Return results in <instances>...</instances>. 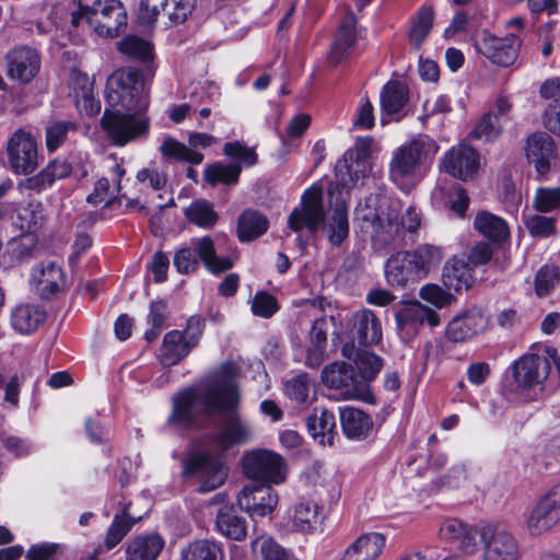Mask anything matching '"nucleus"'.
<instances>
[{
  "label": "nucleus",
  "mask_w": 560,
  "mask_h": 560,
  "mask_svg": "<svg viewBox=\"0 0 560 560\" xmlns=\"http://www.w3.org/2000/svg\"><path fill=\"white\" fill-rule=\"evenodd\" d=\"M240 393L233 368L223 364L197 384L173 397L172 412L167 425L187 429L199 423V415L230 416L221 430L211 436V443L220 452L245 444L253 438L252 425L237 413Z\"/></svg>",
  "instance_id": "nucleus-1"
},
{
  "label": "nucleus",
  "mask_w": 560,
  "mask_h": 560,
  "mask_svg": "<svg viewBox=\"0 0 560 560\" xmlns=\"http://www.w3.org/2000/svg\"><path fill=\"white\" fill-rule=\"evenodd\" d=\"M106 108L101 127L107 139L116 147L147 137L150 121L141 115L149 106L148 91L139 69L118 70L106 83Z\"/></svg>",
  "instance_id": "nucleus-2"
},
{
  "label": "nucleus",
  "mask_w": 560,
  "mask_h": 560,
  "mask_svg": "<svg viewBox=\"0 0 560 560\" xmlns=\"http://www.w3.org/2000/svg\"><path fill=\"white\" fill-rule=\"evenodd\" d=\"M289 228L300 232L306 228L315 233L322 224L323 234L332 246H339L349 236V219L346 202L337 201L327 214L323 209V195L319 187L307 189L301 199L300 207L292 210L288 219Z\"/></svg>",
  "instance_id": "nucleus-3"
},
{
  "label": "nucleus",
  "mask_w": 560,
  "mask_h": 560,
  "mask_svg": "<svg viewBox=\"0 0 560 560\" xmlns=\"http://www.w3.org/2000/svg\"><path fill=\"white\" fill-rule=\"evenodd\" d=\"M439 144L427 135H418L393 151L388 176L401 191L409 192L430 172Z\"/></svg>",
  "instance_id": "nucleus-4"
},
{
  "label": "nucleus",
  "mask_w": 560,
  "mask_h": 560,
  "mask_svg": "<svg viewBox=\"0 0 560 560\" xmlns=\"http://www.w3.org/2000/svg\"><path fill=\"white\" fill-rule=\"evenodd\" d=\"M525 353L505 371L502 388L505 394L525 400H537L542 396L545 382L550 374L548 357L544 353Z\"/></svg>",
  "instance_id": "nucleus-5"
},
{
  "label": "nucleus",
  "mask_w": 560,
  "mask_h": 560,
  "mask_svg": "<svg viewBox=\"0 0 560 560\" xmlns=\"http://www.w3.org/2000/svg\"><path fill=\"white\" fill-rule=\"evenodd\" d=\"M202 261L206 269L212 275H220L233 268L234 259L217 255L214 242L210 236L192 238L189 246L175 252L173 264L182 275L195 272Z\"/></svg>",
  "instance_id": "nucleus-6"
},
{
  "label": "nucleus",
  "mask_w": 560,
  "mask_h": 560,
  "mask_svg": "<svg viewBox=\"0 0 560 560\" xmlns=\"http://www.w3.org/2000/svg\"><path fill=\"white\" fill-rule=\"evenodd\" d=\"M184 478L196 477L198 490L210 492L221 487L228 477V467L222 457L207 451H198L187 456L183 463Z\"/></svg>",
  "instance_id": "nucleus-7"
},
{
  "label": "nucleus",
  "mask_w": 560,
  "mask_h": 560,
  "mask_svg": "<svg viewBox=\"0 0 560 560\" xmlns=\"http://www.w3.org/2000/svg\"><path fill=\"white\" fill-rule=\"evenodd\" d=\"M223 153L232 160L229 164L213 163L205 170V179L211 185H235L242 173V167H250L257 163L258 156L254 149L247 148L238 141L226 142Z\"/></svg>",
  "instance_id": "nucleus-8"
},
{
  "label": "nucleus",
  "mask_w": 560,
  "mask_h": 560,
  "mask_svg": "<svg viewBox=\"0 0 560 560\" xmlns=\"http://www.w3.org/2000/svg\"><path fill=\"white\" fill-rule=\"evenodd\" d=\"M243 471L246 477L264 485H280L287 479L284 458L272 451L255 450L244 455Z\"/></svg>",
  "instance_id": "nucleus-9"
},
{
  "label": "nucleus",
  "mask_w": 560,
  "mask_h": 560,
  "mask_svg": "<svg viewBox=\"0 0 560 560\" xmlns=\"http://www.w3.org/2000/svg\"><path fill=\"white\" fill-rule=\"evenodd\" d=\"M86 23L100 36L117 37L127 25V12L119 0H96L89 5Z\"/></svg>",
  "instance_id": "nucleus-10"
},
{
  "label": "nucleus",
  "mask_w": 560,
  "mask_h": 560,
  "mask_svg": "<svg viewBox=\"0 0 560 560\" xmlns=\"http://www.w3.org/2000/svg\"><path fill=\"white\" fill-rule=\"evenodd\" d=\"M343 331L348 341L354 347L377 346L383 338L380 317L370 308L362 307L346 316Z\"/></svg>",
  "instance_id": "nucleus-11"
},
{
  "label": "nucleus",
  "mask_w": 560,
  "mask_h": 560,
  "mask_svg": "<svg viewBox=\"0 0 560 560\" xmlns=\"http://www.w3.org/2000/svg\"><path fill=\"white\" fill-rule=\"evenodd\" d=\"M5 151L9 167L14 174L31 175L39 165L37 141L22 128L11 135Z\"/></svg>",
  "instance_id": "nucleus-12"
},
{
  "label": "nucleus",
  "mask_w": 560,
  "mask_h": 560,
  "mask_svg": "<svg viewBox=\"0 0 560 560\" xmlns=\"http://www.w3.org/2000/svg\"><path fill=\"white\" fill-rule=\"evenodd\" d=\"M370 142L360 140L345 152L335 166L336 178L343 188L354 186L370 171Z\"/></svg>",
  "instance_id": "nucleus-13"
},
{
  "label": "nucleus",
  "mask_w": 560,
  "mask_h": 560,
  "mask_svg": "<svg viewBox=\"0 0 560 560\" xmlns=\"http://www.w3.org/2000/svg\"><path fill=\"white\" fill-rule=\"evenodd\" d=\"M237 505L250 517L270 515L277 508L279 498L269 485H245L237 494Z\"/></svg>",
  "instance_id": "nucleus-14"
},
{
  "label": "nucleus",
  "mask_w": 560,
  "mask_h": 560,
  "mask_svg": "<svg viewBox=\"0 0 560 560\" xmlns=\"http://www.w3.org/2000/svg\"><path fill=\"white\" fill-rule=\"evenodd\" d=\"M560 523V492L551 488L534 505L526 518V528L533 536L541 535Z\"/></svg>",
  "instance_id": "nucleus-15"
},
{
  "label": "nucleus",
  "mask_w": 560,
  "mask_h": 560,
  "mask_svg": "<svg viewBox=\"0 0 560 560\" xmlns=\"http://www.w3.org/2000/svg\"><path fill=\"white\" fill-rule=\"evenodd\" d=\"M521 46L522 39L516 33H511L505 37L487 34L477 44L478 50L492 63L500 67L513 65L518 57Z\"/></svg>",
  "instance_id": "nucleus-16"
},
{
  "label": "nucleus",
  "mask_w": 560,
  "mask_h": 560,
  "mask_svg": "<svg viewBox=\"0 0 560 560\" xmlns=\"http://www.w3.org/2000/svg\"><path fill=\"white\" fill-rule=\"evenodd\" d=\"M376 197L370 196L360 201L355 208V217L372 230V237L382 244H389L397 236V224L387 223V212L378 211Z\"/></svg>",
  "instance_id": "nucleus-17"
},
{
  "label": "nucleus",
  "mask_w": 560,
  "mask_h": 560,
  "mask_svg": "<svg viewBox=\"0 0 560 560\" xmlns=\"http://www.w3.org/2000/svg\"><path fill=\"white\" fill-rule=\"evenodd\" d=\"M7 75L20 83H30L39 72L40 56L28 46H16L5 56Z\"/></svg>",
  "instance_id": "nucleus-18"
},
{
  "label": "nucleus",
  "mask_w": 560,
  "mask_h": 560,
  "mask_svg": "<svg viewBox=\"0 0 560 560\" xmlns=\"http://www.w3.org/2000/svg\"><path fill=\"white\" fill-rule=\"evenodd\" d=\"M525 154L528 163L534 166L537 178L544 179L557 156L555 141L546 132H534L526 139Z\"/></svg>",
  "instance_id": "nucleus-19"
},
{
  "label": "nucleus",
  "mask_w": 560,
  "mask_h": 560,
  "mask_svg": "<svg viewBox=\"0 0 560 560\" xmlns=\"http://www.w3.org/2000/svg\"><path fill=\"white\" fill-rule=\"evenodd\" d=\"M195 8V0H141L140 18L148 24L165 12L171 24L184 23Z\"/></svg>",
  "instance_id": "nucleus-20"
},
{
  "label": "nucleus",
  "mask_w": 560,
  "mask_h": 560,
  "mask_svg": "<svg viewBox=\"0 0 560 560\" xmlns=\"http://www.w3.org/2000/svg\"><path fill=\"white\" fill-rule=\"evenodd\" d=\"M30 284L40 299L49 300L66 288V275L54 261H42L31 273Z\"/></svg>",
  "instance_id": "nucleus-21"
},
{
  "label": "nucleus",
  "mask_w": 560,
  "mask_h": 560,
  "mask_svg": "<svg viewBox=\"0 0 560 560\" xmlns=\"http://www.w3.org/2000/svg\"><path fill=\"white\" fill-rule=\"evenodd\" d=\"M442 166L453 177L467 180L478 171L479 154L472 147L459 143L444 153Z\"/></svg>",
  "instance_id": "nucleus-22"
},
{
  "label": "nucleus",
  "mask_w": 560,
  "mask_h": 560,
  "mask_svg": "<svg viewBox=\"0 0 560 560\" xmlns=\"http://www.w3.org/2000/svg\"><path fill=\"white\" fill-rule=\"evenodd\" d=\"M37 236L22 233L0 244V267L8 270L30 261L37 252Z\"/></svg>",
  "instance_id": "nucleus-23"
},
{
  "label": "nucleus",
  "mask_w": 560,
  "mask_h": 560,
  "mask_svg": "<svg viewBox=\"0 0 560 560\" xmlns=\"http://www.w3.org/2000/svg\"><path fill=\"white\" fill-rule=\"evenodd\" d=\"M72 165L62 159L50 161L38 173L25 177L18 183V189L22 192L40 194L54 186L57 180H61L70 176Z\"/></svg>",
  "instance_id": "nucleus-24"
},
{
  "label": "nucleus",
  "mask_w": 560,
  "mask_h": 560,
  "mask_svg": "<svg viewBox=\"0 0 560 560\" xmlns=\"http://www.w3.org/2000/svg\"><path fill=\"white\" fill-rule=\"evenodd\" d=\"M395 318L397 329L408 337L415 336L424 323L431 327L440 325V316L436 312L419 302L402 306L396 313Z\"/></svg>",
  "instance_id": "nucleus-25"
},
{
  "label": "nucleus",
  "mask_w": 560,
  "mask_h": 560,
  "mask_svg": "<svg viewBox=\"0 0 560 560\" xmlns=\"http://www.w3.org/2000/svg\"><path fill=\"white\" fill-rule=\"evenodd\" d=\"M320 377L325 386L342 389L343 399L354 397L360 384L354 368L343 361H336L326 365L322 371Z\"/></svg>",
  "instance_id": "nucleus-26"
},
{
  "label": "nucleus",
  "mask_w": 560,
  "mask_h": 560,
  "mask_svg": "<svg viewBox=\"0 0 560 560\" xmlns=\"http://www.w3.org/2000/svg\"><path fill=\"white\" fill-rule=\"evenodd\" d=\"M482 556L502 560H520L521 551L516 538L508 530L495 528L492 532L483 530Z\"/></svg>",
  "instance_id": "nucleus-27"
},
{
  "label": "nucleus",
  "mask_w": 560,
  "mask_h": 560,
  "mask_svg": "<svg viewBox=\"0 0 560 560\" xmlns=\"http://www.w3.org/2000/svg\"><path fill=\"white\" fill-rule=\"evenodd\" d=\"M488 319L479 308H471L454 317L446 326V338L452 342H465L483 331Z\"/></svg>",
  "instance_id": "nucleus-28"
},
{
  "label": "nucleus",
  "mask_w": 560,
  "mask_h": 560,
  "mask_svg": "<svg viewBox=\"0 0 560 560\" xmlns=\"http://www.w3.org/2000/svg\"><path fill=\"white\" fill-rule=\"evenodd\" d=\"M319 523L318 505L314 501L302 499L288 511L285 527L289 532L311 534Z\"/></svg>",
  "instance_id": "nucleus-29"
},
{
  "label": "nucleus",
  "mask_w": 560,
  "mask_h": 560,
  "mask_svg": "<svg viewBox=\"0 0 560 560\" xmlns=\"http://www.w3.org/2000/svg\"><path fill=\"white\" fill-rule=\"evenodd\" d=\"M386 538L371 532L359 536L342 553L340 560H375L385 547Z\"/></svg>",
  "instance_id": "nucleus-30"
},
{
  "label": "nucleus",
  "mask_w": 560,
  "mask_h": 560,
  "mask_svg": "<svg viewBox=\"0 0 560 560\" xmlns=\"http://www.w3.org/2000/svg\"><path fill=\"white\" fill-rule=\"evenodd\" d=\"M335 317H320L316 319L308 334V343L306 348L305 364L308 368H318L326 358L327 335L329 329V320L334 322Z\"/></svg>",
  "instance_id": "nucleus-31"
},
{
  "label": "nucleus",
  "mask_w": 560,
  "mask_h": 560,
  "mask_svg": "<svg viewBox=\"0 0 560 560\" xmlns=\"http://www.w3.org/2000/svg\"><path fill=\"white\" fill-rule=\"evenodd\" d=\"M385 277L392 287L404 288L409 282L421 280L408 252L392 255L385 264Z\"/></svg>",
  "instance_id": "nucleus-32"
},
{
  "label": "nucleus",
  "mask_w": 560,
  "mask_h": 560,
  "mask_svg": "<svg viewBox=\"0 0 560 560\" xmlns=\"http://www.w3.org/2000/svg\"><path fill=\"white\" fill-rule=\"evenodd\" d=\"M46 318L45 308L38 304H19L11 311V326L21 335H30L36 331Z\"/></svg>",
  "instance_id": "nucleus-33"
},
{
  "label": "nucleus",
  "mask_w": 560,
  "mask_h": 560,
  "mask_svg": "<svg viewBox=\"0 0 560 560\" xmlns=\"http://www.w3.org/2000/svg\"><path fill=\"white\" fill-rule=\"evenodd\" d=\"M362 347H354L352 343H345L341 348V354L348 360H352L365 382L373 381L384 365L383 359Z\"/></svg>",
  "instance_id": "nucleus-34"
},
{
  "label": "nucleus",
  "mask_w": 560,
  "mask_h": 560,
  "mask_svg": "<svg viewBox=\"0 0 560 560\" xmlns=\"http://www.w3.org/2000/svg\"><path fill=\"white\" fill-rule=\"evenodd\" d=\"M306 428L315 442L331 445L337 434L335 415L324 408H314L306 419Z\"/></svg>",
  "instance_id": "nucleus-35"
},
{
  "label": "nucleus",
  "mask_w": 560,
  "mask_h": 560,
  "mask_svg": "<svg viewBox=\"0 0 560 560\" xmlns=\"http://www.w3.org/2000/svg\"><path fill=\"white\" fill-rule=\"evenodd\" d=\"M355 24L357 20L352 13L347 14L340 23L328 57L332 65L340 63L354 47L357 42Z\"/></svg>",
  "instance_id": "nucleus-36"
},
{
  "label": "nucleus",
  "mask_w": 560,
  "mask_h": 560,
  "mask_svg": "<svg viewBox=\"0 0 560 560\" xmlns=\"http://www.w3.org/2000/svg\"><path fill=\"white\" fill-rule=\"evenodd\" d=\"M474 228L483 237L495 244H502L510 238L508 222L489 211H479L474 220Z\"/></svg>",
  "instance_id": "nucleus-37"
},
{
  "label": "nucleus",
  "mask_w": 560,
  "mask_h": 560,
  "mask_svg": "<svg viewBox=\"0 0 560 560\" xmlns=\"http://www.w3.org/2000/svg\"><path fill=\"white\" fill-rule=\"evenodd\" d=\"M407 252L420 279H424L432 270L438 269L444 258L443 247L429 243L420 244Z\"/></svg>",
  "instance_id": "nucleus-38"
},
{
  "label": "nucleus",
  "mask_w": 560,
  "mask_h": 560,
  "mask_svg": "<svg viewBox=\"0 0 560 560\" xmlns=\"http://www.w3.org/2000/svg\"><path fill=\"white\" fill-rule=\"evenodd\" d=\"M340 423L345 435L352 440L365 439L373 427L371 417L353 407L340 409Z\"/></svg>",
  "instance_id": "nucleus-39"
},
{
  "label": "nucleus",
  "mask_w": 560,
  "mask_h": 560,
  "mask_svg": "<svg viewBox=\"0 0 560 560\" xmlns=\"http://www.w3.org/2000/svg\"><path fill=\"white\" fill-rule=\"evenodd\" d=\"M165 545L159 534H145L135 537L127 546L128 560H155Z\"/></svg>",
  "instance_id": "nucleus-40"
},
{
  "label": "nucleus",
  "mask_w": 560,
  "mask_h": 560,
  "mask_svg": "<svg viewBox=\"0 0 560 560\" xmlns=\"http://www.w3.org/2000/svg\"><path fill=\"white\" fill-rule=\"evenodd\" d=\"M432 199L435 205L447 208L464 218L469 206V197L459 185H444L436 187L432 192Z\"/></svg>",
  "instance_id": "nucleus-41"
},
{
  "label": "nucleus",
  "mask_w": 560,
  "mask_h": 560,
  "mask_svg": "<svg viewBox=\"0 0 560 560\" xmlns=\"http://www.w3.org/2000/svg\"><path fill=\"white\" fill-rule=\"evenodd\" d=\"M215 528L224 537L241 541L247 535V522L232 506L221 508L215 517Z\"/></svg>",
  "instance_id": "nucleus-42"
},
{
  "label": "nucleus",
  "mask_w": 560,
  "mask_h": 560,
  "mask_svg": "<svg viewBox=\"0 0 560 560\" xmlns=\"http://www.w3.org/2000/svg\"><path fill=\"white\" fill-rule=\"evenodd\" d=\"M192 347L187 342L184 332L172 330L165 334L160 350V361L164 366H173L183 360Z\"/></svg>",
  "instance_id": "nucleus-43"
},
{
  "label": "nucleus",
  "mask_w": 560,
  "mask_h": 560,
  "mask_svg": "<svg viewBox=\"0 0 560 560\" xmlns=\"http://www.w3.org/2000/svg\"><path fill=\"white\" fill-rule=\"evenodd\" d=\"M443 283L448 289L462 291L472 282L471 268L464 259L453 257L446 261L442 273Z\"/></svg>",
  "instance_id": "nucleus-44"
},
{
  "label": "nucleus",
  "mask_w": 560,
  "mask_h": 560,
  "mask_svg": "<svg viewBox=\"0 0 560 560\" xmlns=\"http://www.w3.org/2000/svg\"><path fill=\"white\" fill-rule=\"evenodd\" d=\"M269 226L268 219L257 210L242 212L237 223V236L241 242H250L262 235Z\"/></svg>",
  "instance_id": "nucleus-45"
},
{
  "label": "nucleus",
  "mask_w": 560,
  "mask_h": 560,
  "mask_svg": "<svg viewBox=\"0 0 560 560\" xmlns=\"http://www.w3.org/2000/svg\"><path fill=\"white\" fill-rule=\"evenodd\" d=\"M44 206L39 201H31L16 207L14 224L23 233H34L45 220Z\"/></svg>",
  "instance_id": "nucleus-46"
},
{
  "label": "nucleus",
  "mask_w": 560,
  "mask_h": 560,
  "mask_svg": "<svg viewBox=\"0 0 560 560\" xmlns=\"http://www.w3.org/2000/svg\"><path fill=\"white\" fill-rule=\"evenodd\" d=\"M408 101V88L400 81H388L381 91L382 110L387 115L400 112Z\"/></svg>",
  "instance_id": "nucleus-47"
},
{
  "label": "nucleus",
  "mask_w": 560,
  "mask_h": 560,
  "mask_svg": "<svg viewBox=\"0 0 560 560\" xmlns=\"http://www.w3.org/2000/svg\"><path fill=\"white\" fill-rule=\"evenodd\" d=\"M523 222L530 237L536 241L547 240L558 235V219L556 217L536 212L524 217Z\"/></svg>",
  "instance_id": "nucleus-48"
},
{
  "label": "nucleus",
  "mask_w": 560,
  "mask_h": 560,
  "mask_svg": "<svg viewBox=\"0 0 560 560\" xmlns=\"http://www.w3.org/2000/svg\"><path fill=\"white\" fill-rule=\"evenodd\" d=\"M182 560H224V551L220 544L199 539L189 544L182 550Z\"/></svg>",
  "instance_id": "nucleus-49"
},
{
  "label": "nucleus",
  "mask_w": 560,
  "mask_h": 560,
  "mask_svg": "<svg viewBox=\"0 0 560 560\" xmlns=\"http://www.w3.org/2000/svg\"><path fill=\"white\" fill-rule=\"evenodd\" d=\"M434 21V11L431 5H422L411 18L409 31L410 42L418 48L429 36Z\"/></svg>",
  "instance_id": "nucleus-50"
},
{
  "label": "nucleus",
  "mask_w": 560,
  "mask_h": 560,
  "mask_svg": "<svg viewBox=\"0 0 560 560\" xmlns=\"http://www.w3.org/2000/svg\"><path fill=\"white\" fill-rule=\"evenodd\" d=\"M313 392L314 385L306 373L298 374L284 384V395L296 405H308Z\"/></svg>",
  "instance_id": "nucleus-51"
},
{
  "label": "nucleus",
  "mask_w": 560,
  "mask_h": 560,
  "mask_svg": "<svg viewBox=\"0 0 560 560\" xmlns=\"http://www.w3.org/2000/svg\"><path fill=\"white\" fill-rule=\"evenodd\" d=\"M160 151L166 159L188 162L194 165H198L203 161L202 153L190 149L173 138H165L161 144Z\"/></svg>",
  "instance_id": "nucleus-52"
},
{
  "label": "nucleus",
  "mask_w": 560,
  "mask_h": 560,
  "mask_svg": "<svg viewBox=\"0 0 560 560\" xmlns=\"http://www.w3.org/2000/svg\"><path fill=\"white\" fill-rule=\"evenodd\" d=\"M185 217L190 223L205 229L212 228L218 221V213L213 210L212 205L205 199L191 202L185 210Z\"/></svg>",
  "instance_id": "nucleus-53"
},
{
  "label": "nucleus",
  "mask_w": 560,
  "mask_h": 560,
  "mask_svg": "<svg viewBox=\"0 0 560 560\" xmlns=\"http://www.w3.org/2000/svg\"><path fill=\"white\" fill-rule=\"evenodd\" d=\"M532 207L539 213L560 212V185L540 186L535 190Z\"/></svg>",
  "instance_id": "nucleus-54"
},
{
  "label": "nucleus",
  "mask_w": 560,
  "mask_h": 560,
  "mask_svg": "<svg viewBox=\"0 0 560 560\" xmlns=\"http://www.w3.org/2000/svg\"><path fill=\"white\" fill-rule=\"evenodd\" d=\"M118 50L133 59L149 61L153 57V47L150 42L136 36L128 35L117 44Z\"/></svg>",
  "instance_id": "nucleus-55"
},
{
  "label": "nucleus",
  "mask_w": 560,
  "mask_h": 560,
  "mask_svg": "<svg viewBox=\"0 0 560 560\" xmlns=\"http://www.w3.org/2000/svg\"><path fill=\"white\" fill-rule=\"evenodd\" d=\"M255 553L264 560H296L294 556L271 537H259L252 542Z\"/></svg>",
  "instance_id": "nucleus-56"
},
{
  "label": "nucleus",
  "mask_w": 560,
  "mask_h": 560,
  "mask_svg": "<svg viewBox=\"0 0 560 560\" xmlns=\"http://www.w3.org/2000/svg\"><path fill=\"white\" fill-rule=\"evenodd\" d=\"M559 282V267L553 264H545L537 270L535 275V293L539 298L547 296Z\"/></svg>",
  "instance_id": "nucleus-57"
},
{
  "label": "nucleus",
  "mask_w": 560,
  "mask_h": 560,
  "mask_svg": "<svg viewBox=\"0 0 560 560\" xmlns=\"http://www.w3.org/2000/svg\"><path fill=\"white\" fill-rule=\"evenodd\" d=\"M503 131V124L497 120L492 113L485 114L470 131L469 138L490 142L497 140Z\"/></svg>",
  "instance_id": "nucleus-58"
},
{
  "label": "nucleus",
  "mask_w": 560,
  "mask_h": 560,
  "mask_svg": "<svg viewBox=\"0 0 560 560\" xmlns=\"http://www.w3.org/2000/svg\"><path fill=\"white\" fill-rule=\"evenodd\" d=\"M397 205L398 202H393L389 206V211L386 215L387 223L395 222L397 224V236L404 230L410 233L416 232L421 222L420 213L413 206H409L405 214L399 218Z\"/></svg>",
  "instance_id": "nucleus-59"
},
{
  "label": "nucleus",
  "mask_w": 560,
  "mask_h": 560,
  "mask_svg": "<svg viewBox=\"0 0 560 560\" xmlns=\"http://www.w3.org/2000/svg\"><path fill=\"white\" fill-rule=\"evenodd\" d=\"M74 101L79 112L89 117L95 116L101 112V102L96 100L92 92V85L88 78H84V85L81 91L74 89Z\"/></svg>",
  "instance_id": "nucleus-60"
},
{
  "label": "nucleus",
  "mask_w": 560,
  "mask_h": 560,
  "mask_svg": "<svg viewBox=\"0 0 560 560\" xmlns=\"http://www.w3.org/2000/svg\"><path fill=\"white\" fill-rule=\"evenodd\" d=\"M133 524L135 522L126 515H116L106 534L105 544L107 549L117 546L131 529Z\"/></svg>",
  "instance_id": "nucleus-61"
},
{
  "label": "nucleus",
  "mask_w": 560,
  "mask_h": 560,
  "mask_svg": "<svg viewBox=\"0 0 560 560\" xmlns=\"http://www.w3.org/2000/svg\"><path fill=\"white\" fill-rule=\"evenodd\" d=\"M278 308L277 299L266 291L257 292L252 300V312L255 316L270 318Z\"/></svg>",
  "instance_id": "nucleus-62"
},
{
  "label": "nucleus",
  "mask_w": 560,
  "mask_h": 560,
  "mask_svg": "<svg viewBox=\"0 0 560 560\" xmlns=\"http://www.w3.org/2000/svg\"><path fill=\"white\" fill-rule=\"evenodd\" d=\"M73 125L69 121H54L46 127V147L49 152L56 151L66 140Z\"/></svg>",
  "instance_id": "nucleus-63"
},
{
  "label": "nucleus",
  "mask_w": 560,
  "mask_h": 560,
  "mask_svg": "<svg viewBox=\"0 0 560 560\" xmlns=\"http://www.w3.org/2000/svg\"><path fill=\"white\" fill-rule=\"evenodd\" d=\"M542 122L548 131L560 136V96L556 97L545 109Z\"/></svg>",
  "instance_id": "nucleus-64"
}]
</instances>
